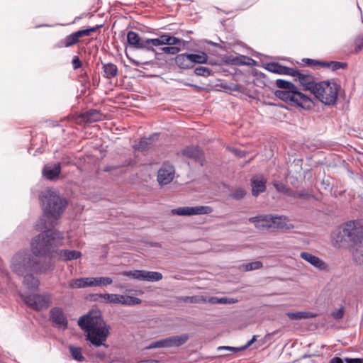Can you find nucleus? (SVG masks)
<instances>
[{
  "instance_id": "nucleus-36",
  "label": "nucleus",
  "mask_w": 363,
  "mask_h": 363,
  "mask_svg": "<svg viewBox=\"0 0 363 363\" xmlns=\"http://www.w3.org/2000/svg\"><path fill=\"white\" fill-rule=\"evenodd\" d=\"M190 61L191 63L192 67L194 65V64H203L207 62L208 56L207 55L203 52H200L199 53L196 54H189Z\"/></svg>"
},
{
  "instance_id": "nucleus-60",
  "label": "nucleus",
  "mask_w": 363,
  "mask_h": 363,
  "mask_svg": "<svg viewBox=\"0 0 363 363\" xmlns=\"http://www.w3.org/2000/svg\"><path fill=\"white\" fill-rule=\"evenodd\" d=\"M250 340H252V341L256 340V336H253Z\"/></svg>"
},
{
  "instance_id": "nucleus-1",
  "label": "nucleus",
  "mask_w": 363,
  "mask_h": 363,
  "mask_svg": "<svg viewBox=\"0 0 363 363\" xmlns=\"http://www.w3.org/2000/svg\"><path fill=\"white\" fill-rule=\"evenodd\" d=\"M64 236L58 230H47L35 236L31 242V250L36 257L48 256L50 259L69 261L79 258L82 253L74 250H59Z\"/></svg>"
},
{
  "instance_id": "nucleus-26",
  "label": "nucleus",
  "mask_w": 363,
  "mask_h": 363,
  "mask_svg": "<svg viewBox=\"0 0 363 363\" xmlns=\"http://www.w3.org/2000/svg\"><path fill=\"white\" fill-rule=\"evenodd\" d=\"M175 63L181 69H189L192 67L189 55L186 53L177 55L175 57Z\"/></svg>"
},
{
  "instance_id": "nucleus-24",
  "label": "nucleus",
  "mask_w": 363,
  "mask_h": 363,
  "mask_svg": "<svg viewBox=\"0 0 363 363\" xmlns=\"http://www.w3.org/2000/svg\"><path fill=\"white\" fill-rule=\"evenodd\" d=\"M266 69L276 74H287V75H291V73L293 72L292 68H289L283 65H281L280 64L277 62H270L267 64L265 67Z\"/></svg>"
},
{
  "instance_id": "nucleus-8",
  "label": "nucleus",
  "mask_w": 363,
  "mask_h": 363,
  "mask_svg": "<svg viewBox=\"0 0 363 363\" xmlns=\"http://www.w3.org/2000/svg\"><path fill=\"white\" fill-rule=\"evenodd\" d=\"M21 296L25 303L33 309L41 311L49 306L50 298L48 296L39 294L26 295L24 294H22Z\"/></svg>"
},
{
  "instance_id": "nucleus-61",
  "label": "nucleus",
  "mask_w": 363,
  "mask_h": 363,
  "mask_svg": "<svg viewBox=\"0 0 363 363\" xmlns=\"http://www.w3.org/2000/svg\"><path fill=\"white\" fill-rule=\"evenodd\" d=\"M225 353H223V354H220V356H225Z\"/></svg>"
},
{
  "instance_id": "nucleus-57",
  "label": "nucleus",
  "mask_w": 363,
  "mask_h": 363,
  "mask_svg": "<svg viewBox=\"0 0 363 363\" xmlns=\"http://www.w3.org/2000/svg\"><path fill=\"white\" fill-rule=\"evenodd\" d=\"M91 342V346H94L95 347H99L101 345H104L106 347H107L105 344H104V342Z\"/></svg>"
},
{
  "instance_id": "nucleus-5",
  "label": "nucleus",
  "mask_w": 363,
  "mask_h": 363,
  "mask_svg": "<svg viewBox=\"0 0 363 363\" xmlns=\"http://www.w3.org/2000/svg\"><path fill=\"white\" fill-rule=\"evenodd\" d=\"M362 227L356 220H350L337 227L331 233L333 245L337 248L345 247L362 232Z\"/></svg>"
},
{
  "instance_id": "nucleus-4",
  "label": "nucleus",
  "mask_w": 363,
  "mask_h": 363,
  "mask_svg": "<svg viewBox=\"0 0 363 363\" xmlns=\"http://www.w3.org/2000/svg\"><path fill=\"white\" fill-rule=\"evenodd\" d=\"M11 268L12 271L19 276L30 272L44 273L53 269V266L49 264L46 267H40L32 255L27 251L18 252L13 255L11 259Z\"/></svg>"
},
{
  "instance_id": "nucleus-37",
  "label": "nucleus",
  "mask_w": 363,
  "mask_h": 363,
  "mask_svg": "<svg viewBox=\"0 0 363 363\" xmlns=\"http://www.w3.org/2000/svg\"><path fill=\"white\" fill-rule=\"evenodd\" d=\"M178 301H183L190 303H206V298L203 296H179L177 298Z\"/></svg>"
},
{
  "instance_id": "nucleus-3",
  "label": "nucleus",
  "mask_w": 363,
  "mask_h": 363,
  "mask_svg": "<svg viewBox=\"0 0 363 363\" xmlns=\"http://www.w3.org/2000/svg\"><path fill=\"white\" fill-rule=\"evenodd\" d=\"M276 85L281 89L275 91V96L294 106H299L304 109H311L313 106V101L310 97L301 92L291 82L284 79H277Z\"/></svg>"
},
{
  "instance_id": "nucleus-45",
  "label": "nucleus",
  "mask_w": 363,
  "mask_h": 363,
  "mask_svg": "<svg viewBox=\"0 0 363 363\" xmlns=\"http://www.w3.org/2000/svg\"><path fill=\"white\" fill-rule=\"evenodd\" d=\"M194 72L196 75L207 77L211 74V71L208 68L205 67H198L195 69Z\"/></svg>"
},
{
  "instance_id": "nucleus-52",
  "label": "nucleus",
  "mask_w": 363,
  "mask_h": 363,
  "mask_svg": "<svg viewBox=\"0 0 363 363\" xmlns=\"http://www.w3.org/2000/svg\"><path fill=\"white\" fill-rule=\"evenodd\" d=\"M111 294L108 293L103 294L101 303L110 304Z\"/></svg>"
},
{
  "instance_id": "nucleus-28",
  "label": "nucleus",
  "mask_w": 363,
  "mask_h": 363,
  "mask_svg": "<svg viewBox=\"0 0 363 363\" xmlns=\"http://www.w3.org/2000/svg\"><path fill=\"white\" fill-rule=\"evenodd\" d=\"M91 287H101L111 285L113 279L108 277H90Z\"/></svg>"
},
{
  "instance_id": "nucleus-14",
  "label": "nucleus",
  "mask_w": 363,
  "mask_h": 363,
  "mask_svg": "<svg viewBox=\"0 0 363 363\" xmlns=\"http://www.w3.org/2000/svg\"><path fill=\"white\" fill-rule=\"evenodd\" d=\"M142 301L134 296L128 295H122L118 294H111L110 304H121L125 306H134L141 303Z\"/></svg>"
},
{
  "instance_id": "nucleus-48",
  "label": "nucleus",
  "mask_w": 363,
  "mask_h": 363,
  "mask_svg": "<svg viewBox=\"0 0 363 363\" xmlns=\"http://www.w3.org/2000/svg\"><path fill=\"white\" fill-rule=\"evenodd\" d=\"M331 315L335 319H341L344 315V308L341 307L337 311H333Z\"/></svg>"
},
{
  "instance_id": "nucleus-32",
  "label": "nucleus",
  "mask_w": 363,
  "mask_h": 363,
  "mask_svg": "<svg viewBox=\"0 0 363 363\" xmlns=\"http://www.w3.org/2000/svg\"><path fill=\"white\" fill-rule=\"evenodd\" d=\"M320 66L324 68H328L333 71H335L340 69H346L347 64L346 62H337V61H324V62H319Z\"/></svg>"
},
{
  "instance_id": "nucleus-12",
  "label": "nucleus",
  "mask_w": 363,
  "mask_h": 363,
  "mask_svg": "<svg viewBox=\"0 0 363 363\" xmlns=\"http://www.w3.org/2000/svg\"><path fill=\"white\" fill-rule=\"evenodd\" d=\"M296 78L301 85L303 86L304 90L310 91L311 94L313 93L318 82H315L311 75L305 74L296 69H293L291 75Z\"/></svg>"
},
{
  "instance_id": "nucleus-59",
  "label": "nucleus",
  "mask_w": 363,
  "mask_h": 363,
  "mask_svg": "<svg viewBox=\"0 0 363 363\" xmlns=\"http://www.w3.org/2000/svg\"><path fill=\"white\" fill-rule=\"evenodd\" d=\"M62 160V162L66 164H69L71 162V159L68 156L63 157Z\"/></svg>"
},
{
  "instance_id": "nucleus-35",
  "label": "nucleus",
  "mask_w": 363,
  "mask_h": 363,
  "mask_svg": "<svg viewBox=\"0 0 363 363\" xmlns=\"http://www.w3.org/2000/svg\"><path fill=\"white\" fill-rule=\"evenodd\" d=\"M79 41L78 37L77 36L75 32L72 34L66 36L60 44V47L61 48H69L76 45Z\"/></svg>"
},
{
  "instance_id": "nucleus-18",
  "label": "nucleus",
  "mask_w": 363,
  "mask_h": 363,
  "mask_svg": "<svg viewBox=\"0 0 363 363\" xmlns=\"http://www.w3.org/2000/svg\"><path fill=\"white\" fill-rule=\"evenodd\" d=\"M52 321L59 327H66L67 325V318L62 308L55 307L50 311Z\"/></svg>"
},
{
  "instance_id": "nucleus-16",
  "label": "nucleus",
  "mask_w": 363,
  "mask_h": 363,
  "mask_svg": "<svg viewBox=\"0 0 363 363\" xmlns=\"http://www.w3.org/2000/svg\"><path fill=\"white\" fill-rule=\"evenodd\" d=\"M145 40L141 38L139 34L135 31L130 30L127 33V42L128 45L136 50H145L146 48Z\"/></svg>"
},
{
  "instance_id": "nucleus-34",
  "label": "nucleus",
  "mask_w": 363,
  "mask_h": 363,
  "mask_svg": "<svg viewBox=\"0 0 363 363\" xmlns=\"http://www.w3.org/2000/svg\"><path fill=\"white\" fill-rule=\"evenodd\" d=\"M145 44H146V48H145V50H152L153 47H157V46L162 45H165L164 34L160 35L157 38L146 39Z\"/></svg>"
},
{
  "instance_id": "nucleus-6",
  "label": "nucleus",
  "mask_w": 363,
  "mask_h": 363,
  "mask_svg": "<svg viewBox=\"0 0 363 363\" xmlns=\"http://www.w3.org/2000/svg\"><path fill=\"white\" fill-rule=\"evenodd\" d=\"M40 201L46 216L57 219L64 211L67 201L60 198L55 191L47 189L42 192Z\"/></svg>"
},
{
  "instance_id": "nucleus-50",
  "label": "nucleus",
  "mask_w": 363,
  "mask_h": 363,
  "mask_svg": "<svg viewBox=\"0 0 363 363\" xmlns=\"http://www.w3.org/2000/svg\"><path fill=\"white\" fill-rule=\"evenodd\" d=\"M72 66L74 69H77L82 67V62L77 56H74L72 59Z\"/></svg>"
},
{
  "instance_id": "nucleus-27",
  "label": "nucleus",
  "mask_w": 363,
  "mask_h": 363,
  "mask_svg": "<svg viewBox=\"0 0 363 363\" xmlns=\"http://www.w3.org/2000/svg\"><path fill=\"white\" fill-rule=\"evenodd\" d=\"M104 77L111 79L118 75V70L117 66L111 62L103 65Z\"/></svg>"
},
{
  "instance_id": "nucleus-41",
  "label": "nucleus",
  "mask_w": 363,
  "mask_h": 363,
  "mask_svg": "<svg viewBox=\"0 0 363 363\" xmlns=\"http://www.w3.org/2000/svg\"><path fill=\"white\" fill-rule=\"evenodd\" d=\"M69 350H70L72 357L74 359H76L79 362H82L84 360V357L82 354V349L80 347L70 346Z\"/></svg>"
},
{
  "instance_id": "nucleus-9",
  "label": "nucleus",
  "mask_w": 363,
  "mask_h": 363,
  "mask_svg": "<svg viewBox=\"0 0 363 363\" xmlns=\"http://www.w3.org/2000/svg\"><path fill=\"white\" fill-rule=\"evenodd\" d=\"M213 212V208L208 206H184L172 209L171 213L177 216L207 215Z\"/></svg>"
},
{
  "instance_id": "nucleus-33",
  "label": "nucleus",
  "mask_w": 363,
  "mask_h": 363,
  "mask_svg": "<svg viewBox=\"0 0 363 363\" xmlns=\"http://www.w3.org/2000/svg\"><path fill=\"white\" fill-rule=\"evenodd\" d=\"M184 342H153L150 345L145 347V350H150L155 348L169 347L172 346L179 347L182 345Z\"/></svg>"
},
{
  "instance_id": "nucleus-7",
  "label": "nucleus",
  "mask_w": 363,
  "mask_h": 363,
  "mask_svg": "<svg viewBox=\"0 0 363 363\" xmlns=\"http://www.w3.org/2000/svg\"><path fill=\"white\" fill-rule=\"evenodd\" d=\"M340 86L334 81L318 82L313 94L321 103L327 106H334L337 100Z\"/></svg>"
},
{
  "instance_id": "nucleus-44",
  "label": "nucleus",
  "mask_w": 363,
  "mask_h": 363,
  "mask_svg": "<svg viewBox=\"0 0 363 363\" xmlns=\"http://www.w3.org/2000/svg\"><path fill=\"white\" fill-rule=\"evenodd\" d=\"M246 194L245 191L242 188L235 189L230 194V197L236 200L242 199Z\"/></svg>"
},
{
  "instance_id": "nucleus-15",
  "label": "nucleus",
  "mask_w": 363,
  "mask_h": 363,
  "mask_svg": "<svg viewBox=\"0 0 363 363\" xmlns=\"http://www.w3.org/2000/svg\"><path fill=\"white\" fill-rule=\"evenodd\" d=\"M249 221L254 223L255 227L259 230L273 229V215H262L249 218Z\"/></svg>"
},
{
  "instance_id": "nucleus-53",
  "label": "nucleus",
  "mask_w": 363,
  "mask_h": 363,
  "mask_svg": "<svg viewBox=\"0 0 363 363\" xmlns=\"http://www.w3.org/2000/svg\"><path fill=\"white\" fill-rule=\"evenodd\" d=\"M347 363H363V358H346Z\"/></svg>"
},
{
  "instance_id": "nucleus-55",
  "label": "nucleus",
  "mask_w": 363,
  "mask_h": 363,
  "mask_svg": "<svg viewBox=\"0 0 363 363\" xmlns=\"http://www.w3.org/2000/svg\"><path fill=\"white\" fill-rule=\"evenodd\" d=\"M296 196L299 197V198L308 199V198L312 197V195L306 192L305 191H302L297 193Z\"/></svg>"
},
{
  "instance_id": "nucleus-40",
  "label": "nucleus",
  "mask_w": 363,
  "mask_h": 363,
  "mask_svg": "<svg viewBox=\"0 0 363 363\" xmlns=\"http://www.w3.org/2000/svg\"><path fill=\"white\" fill-rule=\"evenodd\" d=\"M102 26H103V25H96V26L91 27L89 28L79 30L76 31L75 33H76L77 36L78 37V38L79 39L82 37L90 35V34L91 33L96 31L98 29L101 28Z\"/></svg>"
},
{
  "instance_id": "nucleus-19",
  "label": "nucleus",
  "mask_w": 363,
  "mask_h": 363,
  "mask_svg": "<svg viewBox=\"0 0 363 363\" xmlns=\"http://www.w3.org/2000/svg\"><path fill=\"white\" fill-rule=\"evenodd\" d=\"M183 155L203 165L204 157L203 152L198 147H187L183 150Z\"/></svg>"
},
{
  "instance_id": "nucleus-49",
  "label": "nucleus",
  "mask_w": 363,
  "mask_h": 363,
  "mask_svg": "<svg viewBox=\"0 0 363 363\" xmlns=\"http://www.w3.org/2000/svg\"><path fill=\"white\" fill-rule=\"evenodd\" d=\"M229 150L238 157H244L246 155V152L244 150H238L237 148H229Z\"/></svg>"
},
{
  "instance_id": "nucleus-31",
  "label": "nucleus",
  "mask_w": 363,
  "mask_h": 363,
  "mask_svg": "<svg viewBox=\"0 0 363 363\" xmlns=\"http://www.w3.org/2000/svg\"><path fill=\"white\" fill-rule=\"evenodd\" d=\"M24 279H23V284L30 290H35L38 288L39 286V280L36 278H35L31 272L27 273L23 275Z\"/></svg>"
},
{
  "instance_id": "nucleus-21",
  "label": "nucleus",
  "mask_w": 363,
  "mask_h": 363,
  "mask_svg": "<svg viewBox=\"0 0 363 363\" xmlns=\"http://www.w3.org/2000/svg\"><path fill=\"white\" fill-rule=\"evenodd\" d=\"M158 137V134H153L148 138H143L135 144V148L140 151H145L153 146Z\"/></svg>"
},
{
  "instance_id": "nucleus-22",
  "label": "nucleus",
  "mask_w": 363,
  "mask_h": 363,
  "mask_svg": "<svg viewBox=\"0 0 363 363\" xmlns=\"http://www.w3.org/2000/svg\"><path fill=\"white\" fill-rule=\"evenodd\" d=\"M61 172L60 163L53 165L46 164L43 169V174L48 179L52 180L58 177Z\"/></svg>"
},
{
  "instance_id": "nucleus-2",
  "label": "nucleus",
  "mask_w": 363,
  "mask_h": 363,
  "mask_svg": "<svg viewBox=\"0 0 363 363\" xmlns=\"http://www.w3.org/2000/svg\"><path fill=\"white\" fill-rule=\"evenodd\" d=\"M79 327L87 333L86 340H106L109 326L105 323L99 311H89L78 320Z\"/></svg>"
},
{
  "instance_id": "nucleus-10",
  "label": "nucleus",
  "mask_w": 363,
  "mask_h": 363,
  "mask_svg": "<svg viewBox=\"0 0 363 363\" xmlns=\"http://www.w3.org/2000/svg\"><path fill=\"white\" fill-rule=\"evenodd\" d=\"M123 275L133 279L147 281H158L162 279V274L158 272H150L146 270L126 271Z\"/></svg>"
},
{
  "instance_id": "nucleus-39",
  "label": "nucleus",
  "mask_w": 363,
  "mask_h": 363,
  "mask_svg": "<svg viewBox=\"0 0 363 363\" xmlns=\"http://www.w3.org/2000/svg\"><path fill=\"white\" fill-rule=\"evenodd\" d=\"M211 304H232L237 302V300L233 298L222 297L218 298L216 296L210 297L208 301Z\"/></svg>"
},
{
  "instance_id": "nucleus-42",
  "label": "nucleus",
  "mask_w": 363,
  "mask_h": 363,
  "mask_svg": "<svg viewBox=\"0 0 363 363\" xmlns=\"http://www.w3.org/2000/svg\"><path fill=\"white\" fill-rule=\"evenodd\" d=\"M164 43L168 45H179L182 43V40L174 36H171L168 34H164Z\"/></svg>"
},
{
  "instance_id": "nucleus-25",
  "label": "nucleus",
  "mask_w": 363,
  "mask_h": 363,
  "mask_svg": "<svg viewBox=\"0 0 363 363\" xmlns=\"http://www.w3.org/2000/svg\"><path fill=\"white\" fill-rule=\"evenodd\" d=\"M68 286L71 289L91 287L90 277L71 279L68 283Z\"/></svg>"
},
{
  "instance_id": "nucleus-58",
  "label": "nucleus",
  "mask_w": 363,
  "mask_h": 363,
  "mask_svg": "<svg viewBox=\"0 0 363 363\" xmlns=\"http://www.w3.org/2000/svg\"><path fill=\"white\" fill-rule=\"evenodd\" d=\"M330 363H343V361L340 357H334L330 360Z\"/></svg>"
},
{
  "instance_id": "nucleus-17",
  "label": "nucleus",
  "mask_w": 363,
  "mask_h": 363,
  "mask_svg": "<svg viewBox=\"0 0 363 363\" xmlns=\"http://www.w3.org/2000/svg\"><path fill=\"white\" fill-rule=\"evenodd\" d=\"M300 257L319 270H326L327 264L319 257L306 252H302Z\"/></svg>"
},
{
  "instance_id": "nucleus-56",
  "label": "nucleus",
  "mask_w": 363,
  "mask_h": 363,
  "mask_svg": "<svg viewBox=\"0 0 363 363\" xmlns=\"http://www.w3.org/2000/svg\"><path fill=\"white\" fill-rule=\"evenodd\" d=\"M318 62H324L323 60H311V59H306V63L308 65H319L320 66V63Z\"/></svg>"
},
{
  "instance_id": "nucleus-11",
  "label": "nucleus",
  "mask_w": 363,
  "mask_h": 363,
  "mask_svg": "<svg viewBox=\"0 0 363 363\" xmlns=\"http://www.w3.org/2000/svg\"><path fill=\"white\" fill-rule=\"evenodd\" d=\"M362 232L351 242V252L354 261L357 264H363V227Z\"/></svg>"
},
{
  "instance_id": "nucleus-23",
  "label": "nucleus",
  "mask_w": 363,
  "mask_h": 363,
  "mask_svg": "<svg viewBox=\"0 0 363 363\" xmlns=\"http://www.w3.org/2000/svg\"><path fill=\"white\" fill-rule=\"evenodd\" d=\"M294 225L289 223V219L283 216H273V229L290 230Z\"/></svg>"
},
{
  "instance_id": "nucleus-29",
  "label": "nucleus",
  "mask_w": 363,
  "mask_h": 363,
  "mask_svg": "<svg viewBox=\"0 0 363 363\" xmlns=\"http://www.w3.org/2000/svg\"><path fill=\"white\" fill-rule=\"evenodd\" d=\"M286 315L292 320H300L315 318L318 314L309 311H298V312H289Z\"/></svg>"
},
{
  "instance_id": "nucleus-51",
  "label": "nucleus",
  "mask_w": 363,
  "mask_h": 363,
  "mask_svg": "<svg viewBox=\"0 0 363 363\" xmlns=\"http://www.w3.org/2000/svg\"><path fill=\"white\" fill-rule=\"evenodd\" d=\"M103 294H94L90 296L91 300L95 302L101 303L102 301Z\"/></svg>"
},
{
  "instance_id": "nucleus-47",
  "label": "nucleus",
  "mask_w": 363,
  "mask_h": 363,
  "mask_svg": "<svg viewBox=\"0 0 363 363\" xmlns=\"http://www.w3.org/2000/svg\"><path fill=\"white\" fill-rule=\"evenodd\" d=\"M356 53L359 52L363 48V34L357 36L354 41Z\"/></svg>"
},
{
  "instance_id": "nucleus-13",
  "label": "nucleus",
  "mask_w": 363,
  "mask_h": 363,
  "mask_svg": "<svg viewBox=\"0 0 363 363\" xmlns=\"http://www.w3.org/2000/svg\"><path fill=\"white\" fill-rule=\"evenodd\" d=\"M174 168L169 164H164L157 172V182L160 186L169 184L174 177Z\"/></svg>"
},
{
  "instance_id": "nucleus-46",
  "label": "nucleus",
  "mask_w": 363,
  "mask_h": 363,
  "mask_svg": "<svg viewBox=\"0 0 363 363\" xmlns=\"http://www.w3.org/2000/svg\"><path fill=\"white\" fill-rule=\"evenodd\" d=\"M162 51L165 54L176 55L180 51V48L176 46H167L163 47Z\"/></svg>"
},
{
  "instance_id": "nucleus-43",
  "label": "nucleus",
  "mask_w": 363,
  "mask_h": 363,
  "mask_svg": "<svg viewBox=\"0 0 363 363\" xmlns=\"http://www.w3.org/2000/svg\"><path fill=\"white\" fill-rule=\"evenodd\" d=\"M263 266L262 263L259 261H255L243 265L245 271H252L259 269Z\"/></svg>"
},
{
  "instance_id": "nucleus-38",
  "label": "nucleus",
  "mask_w": 363,
  "mask_h": 363,
  "mask_svg": "<svg viewBox=\"0 0 363 363\" xmlns=\"http://www.w3.org/2000/svg\"><path fill=\"white\" fill-rule=\"evenodd\" d=\"M254 342H247V344L241 347L220 346L218 347L217 350L220 352L226 351L231 353H235L246 350L250 346H251Z\"/></svg>"
},
{
  "instance_id": "nucleus-20",
  "label": "nucleus",
  "mask_w": 363,
  "mask_h": 363,
  "mask_svg": "<svg viewBox=\"0 0 363 363\" xmlns=\"http://www.w3.org/2000/svg\"><path fill=\"white\" fill-rule=\"evenodd\" d=\"M252 194L257 196L259 194L265 191L266 180L262 176H255L251 179Z\"/></svg>"
},
{
  "instance_id": "nucleus-30",
  "label": "nucleus",
  "mask_w": 363,
  "mask_h": 363,
  "mask_svg": "<svg viewBox=\"0 0 363 363\" xmlns=\"http://www.w3.org/2000/svg\"><path fill=\"white\" fill-rule=\"evenodd\" d=\"M84 119L88 123L101 121L104 115L97 110H89L83 114Z\"/></svg>"
},
{
  "instance_id": "nucleus-54",
  "label": "nucleus",
  "mask_w": 363,
  "mask_h": 363,
  "mask_svg": "<svg viewBox=\"0 0 363 363\" xmlns=\"http://www.w3.org/2000/svg\"><path fill=\"white\" fill-rule=\"evenodd\" d=\"M188 338H189V337L187 335H183L180 337H169V338L164 339V340H169V341H172V340H187Z\"/></svg>"
}]
</instances>
